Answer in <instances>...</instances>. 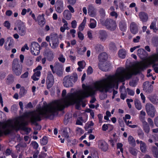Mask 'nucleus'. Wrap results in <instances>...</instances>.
Segmentation results:
<instances>
[{
    "label": "nucleus",
    "instance_id": "obj_1",
    "mask_svg": "<svg viewBox=\"0 0 158 158\" xmlns=\"http://www.w3.org/2000/svg\"><path fill=\"white\" fill-rule=\"evenodd\" d=\"M140 73V63L136 65L135 69L131 71L130 69L126 70L122 68H118L114 75H109L106 78L96 82L93 87H87L85 91L82 92L77 96L74 94H68L62 100L54 101L51 104L56 114H58V111H61L65 107L76 103V108L79 109L82 100L85 98L93 95L96 91L98 90L100 92H107L114 87L115 83L123 82L125 78L129 79L133 75H136Z\"/></svg>",
    "mask_w": 158,
    "mask_h": 158
},
{
    "label": "nucleus",
    "instance_id": "obj_2",
    "mask_svg": "<svg viewBox=\"0 0 158 158\" xmlns=\"http://www.w3.org/2000/svg\"><path fill=\"white\" fill-rule=\"evenodd\" d=\"M55 115L57 114L51 104H50L44 105L36 111L29 112L28 117L31 124L35 126L34 127L35 130H40L41 127L37 123V121H40L42 118L51 119Z\"/></svg>",
    "mask_w": 158,
    "mask_h": 158
},
{
    "label": "nucleus",
    "instance_id": "obj_3",
    "mask_svg": "<svg viewBox=\"0 0 158 158\" xmlns=\"http://www.w3.org/2000/svg\"><path fill=\"white\" fill-rule=\"evenodd\" d=\"M28 122L24 121L22 119H16L14 122V124H12L10 121L5 122H0V126L3 129H6L4 132L5 135H7L10 133L12 130L18 131L22 129L24 131L29 133L31 129L26 127L28 125Z\"/></svg>",
    "mask_w": 158,
    "mask_h": 158
},
{
    "label": "nucleus",
    "instance_id": "obj_4",
    "mask_svg": "<svg viewBox=\"0 0 158 158\" xmlns=\"http://www.w3.org/2000/svg\"><path fill=\"white\" fill-rule=\"evenodd\" d=\"M77 80V75L76 73H74L72 75H67L64 78L63 84L66 87H71L73 86V83Z\"/></svg>",
    "mask_w": 158,
    "mask_h": 158
},
{
    "label": "nucleus",
    "instance_id": "obj_5",
    "mask_svg": "<svg viewBox=\"0 0 158 158\" xmlns=\"http://www.w3.org/2000/svg\"><path fill=\"white\" fill-rule=\"evenodd\" d=\"M12 68L13 73L16 75L19 76L21 74L22 71V65L19 64L17 58H15L13 60Z\"/></svg>",
    "mask_w": 158,
    "mask_h": 158
},
{
    "label": "nucleus",
    "instance_id": "obj_6",
    "mask_svg": "<svg viewBox=\"0 0 158 158\" xmlns=\"http://www.w3.org/2000/svg\"><path fill=\"white\" fill-rule=\"evenodd\" d=\"M50 67L53 73H56L58 75H61L62 74L63 66L58 62L55 63L54 67L52 65H50Z\"/></svg>",
    "mask_w": 158,
    "mask_h": 158
},
{
    "label": "nucleus",
    "instance_id": "obj_7",
    "mask_svg": "<svg viewBox=\"0 0 158 158\" xmlns=\"http://www.w3.org/2000/svg\"><path fill=\"white\" fill-rule=\"evenodd\" d=\"M145 109L148 115L152 118L154 117L156 110L154 106L150 103H147L145 105Z\"/></svg>",
    "mask_w": 158,
    "mask_h": 158
},
{
    "label": "nucleus",
    "instance_id": "obj_8",
    "mask_svg": "<svg viewBox=\"0 0 158 158\" xmlns=\"http://www.w3.org/2000/svg\"><path fill=\"white\" fill-rule=\"evenodd\" d=\"M104 25L107 29L111 31L114 30L116 27L115 22L111 19H106L105 21Z\"/></svg>",
    "mask_w": 158,
    "mask_h": 158
},
{
    "label": "nucleus",
    "instance_id": "obj_9",
    "mask_svg": "<svg viewBox=\"0 0 158 158\" xmlns=\"http://www.w3.org/2000/svg\"><path fill=\"white\" fill-rule=\"evenodd\" d=\"M30 49L31 53L34 55H38L40 53V46L37 42H33L31 43Z\"/></svg>",
    "mask_w": 158,
    "mask_h": 158
},
{
    "label": "nucleus",
    "instance_id": "obj_10",
    "mask_svg": "<svg viewBox=\"0 0 158 158\" xmlns=\"http://www.w3.org/2000/svg\"><path fill=\"white\" fill-rule=\"evenodd\" d=\"M54 83V77L51 72H49L48 73V76L46 80L47 88L49 89L53 85Z\"/></svg>",
    "mask_w": 158,
    "mask_h": 158
},
{
    "label": "nucleus",
    "instance_id": "obj_11",
    "mask_svg": "<svg viewBox=\"0 0 158 158\" xmlns=\"http://www.w3.org/2000/svg\"><path fill=\"white\" fill-rule=\"evenodd\" d=\"M18 27L19 29L18 31L19 34L22 36L24 35L26 33V31L23 23L21 21H19L18 25Z\"/></svg>",
    "mask_w": 158,
    "mask_h": 158
},
{
    "label": "nucleus",
    "instance_id": "obj_12",
    "mask_svg": "<svg viewBox=\"0 0 158 158\" xmlns=\"http://www.w3.org/2000/svg\"><path fill=\"white\" fill-rule=\"evenodd\" d=\"M98 144V148L104 152L107 151L108 149V144L104 140H99Z\"/></svg>",
    "mask_w": 158,
    "mask_h": 158
},
{
    "label": "nucleus",
    "instance_id": "obj_13",
    "mask_svg": "<svg viewBox=\"0 0 158 158\" xmlns=\"http://www.w3.org/2000/svg\"><path fill=\"white\" fill-rule=\"evenodd\" d=\"M98 36L101 41L104 42L107 38L108 35L106 31L100 30L98 32Z\"/></svg>",
    "mask_w": 158,
    "mask_h": 158
},
{
    "label": "nucleus",
    "instance_id": "obj_14",
    "mask_svg": "<svg viewBox=\"0 0 158 158\" xmlns=\"http://www.w3.org/2000/svg\"><path fill=\"white\" fill-rule=\"evenodd\" d=\"M143 88L144 90L146 92L150 93L153 89V86L148 81H145L144 82L143 85Z\"/></svg>",
    "mask_w": 158,
    "mask_h": 158
},
{
    "label": "nucleus",
    "instance_id": "obj_15",
    "mask_svg": "<svg viewBox=\"0 0 158 158\" xmlns=\"http://www.w3.org/2000/svg\"><path fill=\"white\" fill-rule=\"evenodd\" d=\"M56 11L59 13H61L64 9V5L62 1H57L55 6Z\"/></svg>",
    "mask_w": 158,
    "mask_h": 158
},
{
    "label": "nucleus",
    "instance_id": "obj_16",
    "mask_svg": "<svg viewBox=\"0 0 158 158\" xmlns=\"http://www.w3.org/2000/svg\"><path fill=\"white\" fill-rule=\"evenodd\" d=\"M138 27L137 24L134 22H132L130 25V30L133 34L137 33L138 31Z\"/></svg>",
    "mask_w": 158,
    "mask_h": 158
},
{
    "label": "nucleus",
    "instance_id": "obj_17",
    "mask_svg": "<svg viewBox=\"0 0 158 158\" xmlns=\"http://www.w3.org/2000/svg\"><path fill=\"white\" fill-rule=\"evenodd\" d=\"M139 16L141 21L143 23L146 22L148 19V14L143 11L140 12L139 14Z\"/></svg>",
    "mask_w": 158,
    "mask_h": 158
},
{
    "label": "nucleus",
    "instance_id": "obj_18",
    "mask_svg": "<svg viewBox=\"0 0 158 158\" xmlns=\"http://www.w3.org/2000/svg\"><path fill=\"white\" fill-rule=\"evenodd\" d=\"M51 40L52 43V46H51V43L49 44L50 46L53 49H55L58 47L59 44V40L57 37H53L51 38Z\"/></svg>",
    "mask_w": 158,
    "mask_h": 158
},
{
    "label": "nucleus",
    "instance_id": "obj_19",
    "mask_svg": "<svg viewBox=\"0 0 158 158\" xmlns=\"http://www.w3.org/2000/svg\"><path fill=\"white\" fill-rule=\"evenodd\" d=\"M88 10V13L90 16L94 17L96 15L95 8L92 5H90L89 6Z\"/></svg>",
    "mask_w": 158,
    "mask_h": 158
},
{
    "label": "nucleus",
    "instance_id": "obj_20",
    "mask_svg": "<svg viewBox=\"0 0 158 158\" xmlns=\"http://www.w3.org/2000/svg\"><path fill=\"white\" fill-rule=\"evenodd\" d=\"M37 21H38L39 24L41 26H43L45 23L44 14L39 15L37 17Z\"/></svg>",
    "mask_w": 158,
    "mask_h": 158
},
{
    "label": "nucleus",
    "instance_id": "obj_21",
    "mask_svg": "<svg viewBox=\"0 0 158 158\" xmlns=\"http://www.w3.org/2000/svg\"><path fill=\"white\" fill-rule=\"evenodd\" d=\"M63 17L67 20H70L72 18V14L68 10H64L63 12Z\"/></svg>",
    "mask_w": 158,
    "mask_h": 158
},
{
    "label": "nucleus",
    "instance_id": "obj_22",
    "mask_svg": "<svg viewBox=\"0 0 158 158\" xmlns=\"http://www.w3.org/2000/svg\"><path fill=\"white\" fill-rule=\"evenodd\" d=\"M99 68L102 70L104 71H107L109 69L110 66L109 64H102L100 63L98 65Z\"/></svg>",
    "mask_w": 158,
    "mask_h": 158
},
{
    "label": "nucleus",
    "instance_id": "obj_23",
    "mask_svg": "<svg viewBox=\"0 0 158 158\" xmlns=\"http://www.w3.org/2000/svg\"><path fill=\"white\" fill-rule=\"evenodd\" d=\"M142 122L143 128L146 133L148 134L150 130V128L148 123L146 121Z\"/></svg>",
    "mask_w": 158,
    "mask_h": 158
},
{
    "label": "nucleus",
    "instance_id": "obj_24",
    "mask_svg": "<svg viewBox=\"0 0 158 158\" xmlns=\"http://www.w3.org/2000/svg\"><path fill=\"white\" fill-rule=\"evenodd\" d=\"M141 144L140 145V148L141 152L145 153L147 151V146L146 143L143 142L141 141Z\"/></svg>",
    "mask_w": 158,
    "mask_h": 158
},
{
    "label": "nucleus",
    "instance_id": "obj_25",
    "mask_svg": "<svg viewBox=\"0 0 158 158\" xmlns=\"http://www.w3.org/2000/svg\"><path fill=\"white\" fill-rule=\"evenodd\" d=\"M151 150L153 156L156 158H158V148L155 146H153Z\"/></svg>",
    "mask_w": 158,
    "mask_h": 158
},
{
    "label": "nucleus",
    "instance_id": "obj_26",
    "mask_svg": "<svg viewBox=\"0 0 158 158\" xmlns=\"http://www.w3.org/2000/svg\"><path fill=\"white\" fill-rule=\"evenodd\" d=\"M98 57L100 61L103 62L107 59V55L105 52H103L98 56Z\"/></svg>",
    "mask_w": 158,
    "mask_h": 158
},
{
    "label": "nucleus",
    "instance_id": "obj_27",
    "mask_svg": "<svg viewBox=\"0 0 158 158\" xmlns=\"http://www.w3.org/2000/svg\"><path fill=\"white\" fill-rule=\"evenodd\" d=\"M126 54V51L124 49L120 50L118 52V56L122 59H124L125 57Z\"/></svg>",
    "mask_w": 158,
    "mask_h": 158
},
{
    "label": "nucleus",
    "instance_id": "obj_28",
    "mask_svg": "<svg viewBox=\"0 0 158 158\" xmlns=\"http://www.w3.org/2000/svg\"><path fill=\"white\" fill-rule=\"evenodd\" d=\"M34 73L31 76V78L34 81H36L39 80V78L37 77H39L40 75L41 72L40 71H35L34 72Z\"/></svg>",
    "mask_w": 158,
    "mask_h": 158
},
{
    "label": "nucleus",
    "instance_id": "obj_29",
    "mask_svg": "<svg viewBox=\"0 0 158 158\" xmlns=\"http://www.w3.org/2000/svg\"><path fill=\"white\" fill-rule=\"evenodd\" d=\"M119 27L120 29L123 31L126 30V24L124 20L121 21L119 23Z\"/></svg>",
    "mask_w": 158,
    "mask_h": 158
},
{
    "label": "nucleus",
    "instance_id": "obj_30",
    "mask_svg": "<svg viewBox=\"0 0 158 158\" xmlns=\"http://www.w3.org/2000/svg\"><path fill=\"white\" fill-rule=\"evenodd\" d=\"M104 47L100 44H98L95 46L96 51L98 52H101L103 50Z\"/></svg>",
    "mask_w": 158,
    "mask_h": 158
},
{
    "label": "nucleus",
    "instance_id": "obj_31",
    "mask_svg": "<svg viewBox=\"0 0 158 158\" xmlns=\"http://www.w3.org/2000/svg\"><path fill=\"white\" fill-rule=\"evenodd\" d=\"M135 104L136 108L138 110H140L142 108V106L140 101L136 99L134 101Z\"/></svg>",
    "mask_w": 158,
    "mask_h": 158
},
{
    "label": "nucleus",
    "instance_id": "obj_32",
    "mask_svg": "<svg viewBox=\"0 0 158 158\" xmlns=\"http://www.w3.org/2000/svg\"><path fill=\"white\" fill-rule=\"evenodd\" d=\"M146 114V113L143 110H141L140 112V114L139 115V118L141 122H143L145 121V118Z\"/></svg>",
    "mask_w": 158,
    "mask_h": 158
},
{
    "label": "nucleus",
    "instance_id": "obj_33",
    "mask_svg": "<svg viewBox=\"0 0 158 158\" xmlns=\"http://www.w3.org/2000/svg\"><path fill=\"white\" fill-rule=\"evenodd\" d=\"M90 23L89 25V27L92 29L95 28L96 26V23L95 20L93 19H90Z\"/></svg>",
    "mask_w": 158,
    "mask_h": 158
},
{
    "label": "nucleus",
    "instance_id": "obj_34",
    "mask_svg": "<svg viewBox=\"0 0 158 158\" xmlns=\"http://www.w3.org/2000/svg\"><path fill=\"white\" fill-rule=\"evenodd\" d=\"M86 20L85 18L82 22V23L80 24L78 27L79 30L80 31H82L84 28L85 25V24L86 23Z\"/></svg>",
    "mask_w": 158,
    "mask_h": 158
},
{
    "label": "nucleus",
    "instance_id": "obj_35",
    "mask_svg": "<svg viewBox=\"0 0 158 158\" xmlns=\"http://www.w3.org/2000/svg\"><path fill=\"white\" fill-rule=\"evenodd\" d=\"M69 130V128H65L64 129L63 131V135L64 136L67 138L69 137L68 131Z\"/></svg>",
    "mask_w": 158,
    "mask_h": 158
},
{
    "label": "nucleus",
    "instance_id": "obj_36",
    "mask_svg": "<svg viewBox=\"0 0 158 158\" xmlns=\"http://www.w3.org/2000/svg\"><path fill=\"white\" fill-rule=\"evenodd\" d=\"M128 141L129 143L132 146L135 144V141L133 137L131 136H129L128 137Z\"/></svg>",
    "mask_w": 158,
    "mask_h": 158
},
{
    "label": "nucleus",
    "instance_id": "obj_37",
    "mask_svg": "<svg viewBox=\"0 0 158 158\" xmlns=\"http://www.w3.org/2000/svg\"><path fill=\"white\" fill-rule=\"evenodd\" d=\"M130 152L134 156H136L137 153V150L136 149L133 148H130L129 149Z\"/></svg>",
    "mask_w": 158,
    "mask_h": 158
},
{
    "label": "nucleus",
    "instance_id": "obj_38",
    "mask_svg": "<svg viewBox=\"0 0 158 158\" xmlns=\"http://www.w3.org/2000/svg\"><path fill=\"white\" fill-rule=\"evenodd\" d=\"M71 115L70 114H66L65 116L64 119V123L65 125L67 124L68 122L69 121L71 118Z\"/></svg>",
    "mask_w": 158,
    "mask_h": 158
},
{
    "label": "nucleus",
    "instance_id": "obj_39",
    "mask_svg": "<svg viewBox=\"0 0 158 158\" xmlns=\"http://www.w3.org/2000/svg\"><path fill=\"white\" fill-rule=\"evenodd\" d=\"M48 143V139L46 137H44L42 139L40 140L41 144L44 145H46Z\"/></svg>",
    "mask_w": 158,
    "mask_h": 158
},
{
    "label": "nucleus",
    "instance_id": "obj_40",
    "mask_svg": "<svg viewBox=\"0 0 158 158\" xmlns=\"http://www.w3.org/2000/svg\"><path fill=\"white\" fill-rule=\"evenodd\" d=\"M10 40V42L8 44V46L10 48L13 47L14 44V41L13 38L11 37H8L7 38V41H9Z\"/></svg>",
    "mask_w": 158,
    "mask_h": 158
},
{
    "label": "nucleus",
    "instance_id": "obj_41",
    "mask_svg": "<svg viewBox=\"0 0 158 158\" xmlns=\"http://www.w3.org/2000/svg\"><path fill=\"white\" fill-rule=\"evenodd\" d=\"M149 100L152 103L155 104H157L158 102V99L155 97H152Z\"/></svg>",
    "mask_w": 158,
    "mask_h": 158
},
{
    "label": "nucleus",
    "instance_id": "obj_42",
    "mask_svg": "<svg viewBox=\"0 0 158 158\" xmlns=\"http://www.w3.org/2000/svg\"><path fill=\"white\" fill-rule=\"evenodd\" d=\"M78 64L79 67L82 69H83L85 66V63L83 61H80L78 62Z\"/></svg>",
    "mask_w": 158,
    "mask_h": 158
},
{
    "label": "nucleus",
    "instance_id": "obj_43",
    "mask_svg": "<svg viewBox=\"0 0 158 158\" xmlns=\"http://www.w3.org/2000/svg\"><path fill=\"white\" fill-rule=\"evenodd\" d=\"M157 61L156 58V56H153L152 58L151 59V60H150V62L151 64H153V66L152 67H154V66L155 65V63Z\"/></svg>",
    "mask_w": 158,
    "mask_h": 158
},
{
    "label": "nucleus",
    "instance_id": "obj_44",
    "mask_svg": "<svg viewBox=\"0 0 158 158\" xmlns=\"http://www.w3.org/2000/svg\"><path fill=\"white\" fill-rule=\"evenodd\" d=\"M91 155L93 158H99L98 153L96 151H93Z\"/></svg>",
    "mask_w": 158,
    "mask_h": 158
},
{
    "label": "nucleus",
    "instance_id": "obj_45",
    "mask_svg": "<svg viewBox=\"0 0 158 158\" xmlns=\"http://www.w3.org/2000/svg\"><path fill=\"white\" fill-rule=\"evenodd\" d=\"M147 120L148 123L151 127H154V123L152 119L151 118H148Z\"/></svg>",
    "mask_w": 158,
    "mask_h": 158
},
{
    "label": "nucleus",
    "instance_id": "obj_46",
    "mask_svg": "<svg viewBox=\"0 0 158 158\" xmlns=\"http://www.w3.org/2000/svg\"><path fill=\"white\" fill-rule=\"evenodd\" d=\"M26 93V91L24 89H21L19 93V94L21 96H23Z\"/></svg>",
    "mask_w": 158,
    "mask_h": 158
},
{
    "label": "nucleus",
    "instance_id": "obj_47",
    "mask_svg": "<svg viewBox=\"0 0 158 158\" xmlns=\"http://www.w3.org/2000/svg\"><path fill=\"white\" fill-rule=\"evenodd\" d=\"M127 90L128 94L131 96H133L134 94V91L128 88L127 89Z\"/></svg>",
    "mask_w": 158,
    "mask_h": 158
},
{
    "label": "nucleus",
    "instance_id": "obj_48",
    "mask_svg": "<svg viewBox=\"0 0 158 158\" xmlns=\"http://www.w3.org/2000/svg\"><path fill=\"white\" fill-rule=\"evenodd\" d=\"M78 36L80 40H83L84 39V36L83 35L80 31L78 32Z\"/></svg>",
    "mask_w": 158,
    "mask_h": 158
},
{
    "label": "nucleus",
    "instance_id": "obj_49",
    "mask_svg": "<svg viewBox=\"0 0 158 158\" xmlns=\"http://www.w3.org/2000/svg\"><path fill=\"white\" fill-rule=\"evenodd\" d=\"M144 52V50L143 49H139L138 50L137 52V55L139 56H140V55L142 54Z\"/></svg>",
    "mask_w": 158,
    "mask_h": 158
},
{
    "label": "nucleus",
    "instance_id": "obj_50",
    "mask_svg": "<svg viewBox=\"0 0 158 158\" xmlns=\"http://www.w3.org/2000/svg\"><path fill=\"white\" fill-rule=\"evenodd\" d=\"M109 126H110L109 124H104L102 127V130L103 131H106L108 129Z\"/></svg>",
    "mask_w": 158,
    "mask_h": 158
},
{
    "label": "nucleus",
    "instance_id": "obj_51",
    "mask_svg": "<svg viewBox=\"0 0 158 158\" xmlns=\"http://www.w3.org/2000/svg\"><path fill=\"white\" fill-rule=\"evenodd\" d=\"M67 7L69 9V11L72 13H73L75 12L74 8L70 5L67 6Z\"/></svg>",
    "mask_w": 158,
    "mask_h": 158
},
{
    "label": "nucleus",
    "instance_id": "obj_52",
    "mask_svg": "<svg viewBox=\"0 0 158 158\" xmlns=\"http://www.w3.org/2000/svg\"><path fill=\"white\" fill-rule=\"evenodd\" d=\"M53 56V54L52 51H49L48 52L47 57L49 59H52Z\"/></svg>",
    "mask_w": 158,
    "mask_h": 158
},
{
    "label": "nucleus",
    "instance_id": "obj_53",
    "mask_svg": "<svg viewBox=\"0 0 158 158\" xmlns=\"http://www.w3.org/2000/svg\"><path fill=\"white\" fill-rule=\"evenodd\" d=\"M138 134L140 138L142 139L144 138V134L142 131L140 130L138 131Z\"/></svg>",
    "mask_w": 158,
    "mask_h": 158
},
{
    "label": "nucleus",
    "instance_id": "obj_54",
    "mask_svg": "<svg viewBox=\"0 0 158 158\" xmlns=\"http://www.w3.org/2000/svg\"><path fill=\"white\" fill-rule=\"evenodd\" d=\"M93 70L92 67L89 66L87 70V73L88 74H90L93 73Z\"/></svg>",
    "mask_w": 158,
    "mask_h": 158
},
{
    "label": "nucleus",
    "instance_id": "obj_55",
    "mask_svg": "<svg viewBox=\"0 0 158 158\" xmlns=\"http://www.w3.org/2000/svg\"><path fill=\"white\" fill-rule=\"evenodd\" d=\"M67 1L69 4L73 5L76 3L77 0H67Z\"/></svg>",
    "mask_w": 158,
    "mask_h": 158
},
{
    "label": "nucleus",
    "instance_id": "obj_56",
    "mask_svg": "<svg viewBox=\"0 0 158 158\" xmlns=\"http://www.w3.org/2000/svg\"><path fill=\"white\" fill-rule=\"evenodd\" d=\"M100 14L102 16H105V12L103 8H101L99 11Z\"/></svg>",
    "mask_w": 158,
    "mask_h": 158
},
{
    "label": "nucleus",
    "instance_id": "obj_57",
    "mask_svg": "<svg viewBox=\"0 0 158 158\" xmlns=\"http://www.w3.org/2000/svg\"><path fill=\"white\" fill-rule=\"evenodd\" d=\"M31 143L34 148L36 149L38 148L39 145L37 142L35 141H34L32 142Z\"/></svg>",
    "mask_w": 158,
    "mask_h": 158
},
{
    "label": "nucleus",
    "instance_id": "obj_58",
    "mask_svg": "<svg viewBox=\"0 0 158 158\" xmlns=\"http://www.w3.org/2000/svg\"><path fill=\"white\" fill-rule=\"evenodd\" d=\"M4 26L6 27L8 29H9L10 27V23L8 21H6L4 23Z\"/></svg>",
    "mask_w": 158,
    "mask_h": 158
},
{
    "label": "nucleus",
    "instance_id": "obj_59",
    "mask_svg": "<svg viewBox=\"0 0 158 158\" xmlns=\"http://www.w3.org/2000/svg\"><path fill=\"white\" fill-rule=\"evenodd\" d=\"M28 72H26L21 75V78H27L28 76Z\"/></svg>",
    "mask_w": 158,
    "mask_h": 158
},
{
    "label": "nucleus",
    "instance_id": "obj_60",
    "mask_svg": "<svg viewBox=\"0 0 158 158\" xmlns=\"http://www.w3.org/2000/svg\"><path fill=\"white\" fill-rule=\"evenodd\" d=\"M72 27L73 28H75L77 26V22L75 20H73L71 23Z\"/></svg>",
    "mask_w": 158,
    "mask_h": 158
},
{
    "label": "nucleus",
    "instance_id": "obj_61",
    "mask_svg": "<svg viewBox=\"0 0 158 158\" xmlns=\"http://www.w3.org/2000/svg\"><path fill=\"white\" fill-rule=\"evenodd\" d=\"M156 26V23L155 22H152L150 26V28L151 29H154L156 28L155 27Z\"/></svg>",
    "mask_w": 158,
    "mask_h": 158
},
{
    "label": "nucleus",
    "instance_id": "obj_62",
    "mask_svg": "<svg viewBox=\"0 0 158 158\" xmlns=\"http://www.w3.org/2000/svg\"><path fill=\"white\" fill-rule=\"evenodd\" d=\"M123 144L121 143H118L117 144V147L118 148H119L122 152H123V148H122Z\"/></svg>",
    "mask_w": 158,
    "mask_h": 158
},
{
    "label": "nucleus",
    "instance_id": "obj_63",
    "mask_svg": "<svg viewBox=\"0 0 158 158\" xmlns=\"http://www.w3.org/2000/svg\"><path fill=\"white\" fill-rule=\"evenodd\" d=\"M140 37L139 36H137L135 38H134L133 41L134 43H137L139 42V40L140 39Z\"/></svg>",
    "mask_w": 158,
    "mask_h": 158
},
{
    "label": "nucleus",
    "instance_id": "obj_64",
    "mask_svg": "<svg viewBox=\"0 0 158 158\" xmlns=\"http://www.w3.org/2000/svg\"><path fill=\"white\" fill-rule=\"evenodd\" d=\"M154 123L155 125L158 127V116L156 117L154 119Z\"/></svg>",
    "mask_w": 158,
    "mask_h": 158
}]
</instances>
